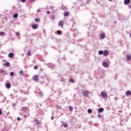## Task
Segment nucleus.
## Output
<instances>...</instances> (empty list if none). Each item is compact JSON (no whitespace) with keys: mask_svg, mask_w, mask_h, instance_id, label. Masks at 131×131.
Returning <instances> with one entry per match:
<instances>
[{"mask_svg":"<svg viewBox=\"0 0 131 131\" xmlns=\"http://www.w3.org/2000/svg\"><path fill=\"white\" fill-rule=\"evenodd\" d=\"M81 94H82L83 97H89V91L87 90H83L81 91Z\"/></svg>","mask_w":131,"mask_h":131,"instance_id":"nucleus-1","label":"nucleus"},{"mask_svg":"<svg viewBox=\"0 0 131 131\" xmlns=\"http://www.w3.org/2000/svg\"><path fill=\"white\" fill-rule=\"evenodd\" d=\"M101 96H102V98L103 99H107V93H106V92H101Z\"/></svg>","mask_w":131,"mask_h":131,"instance_id":"nucleus-2","label":"nucleus"},{"mask_svg":"<svg viewBox=\"0 0 131 131\" xmlns=\"http://www.w3.org/2000/svg\"><path fill=\"white\" fill-rule=\"evenodd\" d=\"M33 79L34 81H38V75H36L35 76H34L33 77Z\"/></svg>","mask_w":131,"mask_h":131,"instance_id":"nucleus-3","label":"nucleus"},{"mask_svg":"<svg viewBox=\"0 0 131 131\" xmlns=\"http://www.w3.org/2000/svg\"><path fill=\"white\" fill-rule=\"evenodd\" d=\"M102 66H103V67L107 68V67L109 66V64L106 62L104 61L102 62Z\"/></svg>","mask_w":131,"mask_h":131,"instance_id":"nucleus-4","label":"nucleus"},{"mask_svg":"<svg viewBox=\"0 0 131 131\" xmlns=\"http://www.w3.org/2000/svg\"><path fill=\"white\" fill-rule=\"evenodd\" d=\"M102 112H104V108L103 107L99 108L98 110V113L100 114V113H102Z\"/></svg>","mask_w":131,"mask_h":131,"instance_id":"nucleus-5","label":"nucleus"},{"mask_svg":"<svg viewBox=\"0 0 131 131\" xmlns=\"http://www.w3.org/2000/svg\"><path fill=\"white\" fill-rule=\"evenodd\" d=\"M47 66H48V67H49V68H54V66L53 63H49L47 64Z\"/></svg>","mask_w":131,"mask_h":131,"instance_id":"nucleus-6","label":"nucleus"},{"mask_svg":"<svg viewBox=\"0 0 131 131\" xmlns=\"http://www.w3.org/2000/svg\"><path fill=\"white\" fill-rule=\"evenodd\" d=\"M108 54H109V52L107 50H104L103 52V56H108Z\"/></svg>","mask_w":131,"mask_h":131,"instance_id":"nucleus-7","label":"nucleus"},{"mask_svg":"<svg viewBox=\"0 0 131 131\" xmlns=\"http://www.w3.org/2000/svg\"><path fill=\"white\" fill-rule=\"evenodd\" d=\"M11 86H12V85H11L10 83H6V88H7V89H10Z\"/></svg>","mask_w":131,"mask_h":131,"instance_id":"nucleus-8","label":"nucleus"},{"mask_svg":"<svg viewBox=\"0 0 131 131\" xmlns=\"http://www.w3.org/2000/svg\"><path fill=\"white\" fill-rule=\"evenodd\" d=\"M62 124V125H63L64 126V127L65 128H67L68 127V124L67 123H65V122L61 121V122Z\"/></svg>","mask_w":131,"mask_h":131,"instance_id":"nucleus-9","label":"nucleus"},{"mask_svg":"<svg viewBox=\"0 0 131 131\" xmlns=\"http://www.w3.org/2000/svg\"><path fill=\"white\" fill-rule=\"evenodd\" d=\"M61 10H63V11H67V8H66L64 5H62L61 8Z\"/></svg>","mask_w":131,"mask_h":131,"instance_id":"nucleus-10","label":"nucleus"},{"mask_svg":"<svg viewBox=\"0 0 131 131\" xmlns=\"http://www.w3.org/2000/svg\"><path fill=\"white\" fill-rule=\"evenodd\" d=\"M105 37H106L105 34L102 33V34H100V38L101 39H104V38H105Z\"/></svg>","mask_w":131,"mask_h":131,"instance_id":"nucleus-11","label":"nucleus"},{"mask_svg":"<svg viewBox=\"0 0 131 131\" xmlns=\"http://www.w3.org/2000/svg\"><path fill=\"white\" fill-rule=\"evenodd\" d=\"M63 15L64 16V17H67L68 16H69V12L65 11L64 12Z\"/></svg>","mask_w":131,"mask_h":131,"instance_id":"nucleus-12","label":"nucleus"},{"mask_svg":"<svg viewBox=\"0 0 131 131\" xmlns=\"http://www.w3.org/2000/svg\"><path fill=\"white\" fill-rule=\"evenodd\" d=\"M64 22L62 20L59 21V23L58 24L59 26H61L62 28H63V24Z\"/></svg>","mask_w":131,"mask_h":131,"instance_id":"nucleus-13","label":"nucleus"},{"mask_svg":"<svg viewBox=\"0 0 131 131\" xmlns=\"http://www.w3.org/2000/svg\"><path fill=\"white\" fill-rule=\"evenodd\" d=\"M32 27L33 29H34V30L37 29V25H36V24L32 25Z\"/></svg>","mask_w":131,"mask_h":131,"instance_id":"nucleus-14","label":"nucleus"},{"mask_svg":"<svg viewBox=\"0 0 131 131\" xmlns=\"http://www.w3.org/2000/svg\"><path fill=\"white\" fill-rule=\"evenodd\" d=\"M8 57L9 58H14V54L12 53H9Z\"/></svg>","mask_w":131,"mask_h":131,"instance_id":"nucleus-15","label":"nucleus"},{"mask_svg":"<svg viewBox=\"0 0 131 131\" xmlns=\"http://www.w3.org/2000/svg\"><path fill=\"white\" fill-rule=\"evenodd\" d=\"M130 3V0H124V5H128Z\"/></svg>","mask_w":131,"mask_h":131,"instance_id":"nucleus-16","label":"nucleus"},{"mask_svg":"<svg viewBox=\"0 0 131 131\" xmlns=\"http://www.w3.org/2000/svg\"><path fill=\"white\" fill-rule=\"evenodd\" d=\"M0 73H1V74H3V75H6V72L4 70H1Z\"/></svg>","mask_w":131,"mask_h":131,"instance_id":"nucleus-17","label":"nucleus"},{"mask_svg":"<svg viewBox=\"0 0 131 131\" xmlns=\"http://www.w3.org/2000/svg\"><path fill=\"white\" fill-rule=\"evenodd\" d=\"M57 34H58V35H61V34H62V31L61 30H57L56 32Z\"/></svg>","mask_w":131,"mask_h":131,"instance_id":"nucleus-18","label":"nucleus"},{"mask_svg":"<svg viewBox=\"0 0 131 131\" xmlns=\"http://www.w3.org/2000/svg\"><path fill=\"white\" fill-rule=\"evenodd\" d=\"M4 65L5 66H6L7 67H9V66H10V62H6V63H5L4 64Z\"/></svg>","mask_w":131,"mask_h":131,"instance_id":"nucleus-19","label":"nucleus"},{"mask_svg":"<svg viewBox=\"0 0 131 131\" xmlns=\"http://www.w3.org/2000/svg\"><path fill=\"white\" fill-rule=\"evenodd\" d=\"M126 96H129L130 95H131V92L129 90H128L126 92Z\"/></svg>","mask_w":131,"mask_h":131,"instance_id":"nucleus-20","label":"nucleus"},{"mask_svg":"<svg viewBox=\"0 0 131 131\" xmlns=\"http://www.w3.org/2000/svg\"><path fill=\"white\" fill-rule=\"evenodd\" d=\"M69 109L71 112H72V111H73V107L71 106H69Z\"/></svg>","mask_w":131,"mask_h":131,"instance_id":"nucleus-21","label":"nucleus"},{"mask_svg":"<svg viewBox=\"0 0 131 131\" xmlns=\"http://www.w3.org/2000/svg\"><path fill=\"white\" fill-rule=\"evenodd\" d=\"M22 108H23V111H26L28 109V107L27 106H24V107H23Z\"/></svg>","mask_w":131,"mask_h":131,"instance_id":"nucleus-22","label":"nucleus"},{"mask_svg":"<svg viewBox=\"0 0 131 131\" xmlns=\"http://www.w3.org/2000/svg\"><path fill=\"white\" fill-rule=\"evenodd\" d=\"M97 116L98 118H99V119H102V118H103V116L102 115H100V114H98Z\"/></svg>","mask_w":131,"mask_h":131,"instance_id":"nucleus-23","label":"nucleus"},{"mask_svg":"<svg viewBox=\"0 0 131 131\" xmlns=\"http://www.w3.org/2000/svg\"><path fill=\"white\" fill-rule=\"evenodd\" d=\"M103 52H104V51H103L102 50H100V51L98 52L99 55H103Z\"/></svg>","mask_w":131,"mask_h":131,"instance_id":"nucleus-24","label":"nucleus"},{"mask_svg":"<svg viewBox=\"0 0 131 131\" xmlns=\"http://www.w3.org/2000/svg\"><path fill=\"white\" fill-rule=\"evenodd\" d=\"M13 18H18V14H17V13L14 14L13 15Z\"/></svg>","mask_w":131,"mask_h":131,"instance_id":"nucleus-25","label":"nucleus"},{"mask_svg":"<svg viewBox=\"0 0 131 131\" xmlns=\"http://www.w3.org/2000/svg\"><path fill=\"white\" fill-rule=\"evenodd\" d=\"M35 123L37 124V125H39V121H38V120H36L35 121Z\"/></svg>","mask_w":131,"mask_h":131,"instance_id":"nucleus-26","label":"nucleus"},{"mask_svg":"<svg viewBox=\"0 0 131 131\" xmlns=\"http://www.w3.org/2000/svg\"><path fill=\"white\" fill-rule=\"evenodd\" d=\"M130 59H131V56H130V55H128V56H127V60L128 61V60H130Z\"/></svg>","mask_w":131,"mask_h":131,"instance_id":"nucleus-27","label":"nucleus"},{"mask_svg":"<svg viewBox=\"0 0 131 131\" xmlns=\"http://www.w3.org/2000/svg\"><path fill=\"white\" fill-rule=\"evenodd\" d=\"M88 113H92V112H93V111L92 110V109L89 108L88 110Z\"/></svg>","mask_w":131,"mask_h":131,"instance_id":"nucleus-28","label":"nucleus"},{"mask_svg":"<svg viewBox=\"0 0 131 131\" xmlns=\"http://www.w3.org/2000/svg\"><path fill=\"white\" fill-rule=\"evenodd\" d=\"M56 108L61 110V109H62V107L60 105H56Z\"/></svg>","mask_w":131,"mask_h":131,"instance_id":"nucleus-29","label":"nucleus"},{"mask_svg":"<svg viewBox=\"0 0 131 131\" xmlns=\"http://www.w3.org/2000/svg\"><path fill=\"white\" fill-rule=\"evenodd\" d=\"M10 97H11V98H12V99H15V96H14V95H13V94H10Z\"/></svg>","mask_w":131,"mask_h":131,"instance_id":"nucleus-30","label":"nucleus"},{"mask_svg":"<svg viewBox=\"0 0 131 131\" xmlns=\"http://www.w3.org/2000/svg\"><path fill=\"white\" fill-rule=\"evenodd\" d=\"M39 21H40V19L39 18H36L35 19V22H39Z\"/></svg>","mask_w":131,"mask_h":131,"instance_id":"nucleus-31","label":"nucleus"},{"mask_svg":"<svg viewBox=\"0 0 131 131\" xmlns=\"http://www.w3.org/2000/svg\"><path fill=\"white\" fill-rule=\"evenodd\" d=\"M4 34H5V32H0V36H2L3 35H4Z\"/></svg>","mask_w":131,"mask_h":131,"instance_id":"nucleus-32","label":"nucleus"},{"mask_svg":"<svg viewBox=\"0 0 131 131\" xmlns=\"http://www.w3.org/2000/svg\"><path fill=\"white\" fill-rule=\"evenodd\" d=\"M19 74L23 76L24 75V74L23 73V70L20 71Z\"/></svg>","mask_w":131,"mask_h":131,"instance_id":"nucleus-33","label":"nucleus"},{"mask_svg":"<svg viewBox=\"0 0 131 131\" xmlns=\"http://www.w3.org/2000/svg\"><path fill=\"white\" fill-rule=\"evenodd\" d=\"M70 82H74V80L72 78L70 79Z\"/></svg>","mask_w":131,"mask_h":131,"instance_id":"nucleus-34","label":"nucleus"},{"mask_svg":"<svg viewBox=\"0 0 131 131\" xmlns=\"http://www.w3.org/2000/svg\"><path fill=\"white\" fill-rule=\"evenodd\" d=\"M27 55L28 56H31V52L28 51V53H27Z\"/></svg>","mask_w":131,"mask_h":131,"instance_id":"nucleus-35","label":"nucleus"},{"mask_svg":"<svg viewBox=\"0 0 131 131\" xmlns=\"http://www.w3.org/2000/svg\"><path fill=\"white\" fill-rule=\"evenodd\" d=\"M38 68V67H37V66H35L34 67V69H35V70H37Z\"/></svg>","mask_w":131,"mask_h":131,"instance_id":"nucleus-36","label":"nucleus"},{"mask_svg":"<svg viewBox=\"0 0 131 131\" xmlns=\"http://www.w3.org/2000/svg\"><path fill=\"white\" fill-rule=\"evenodd\" d=\"M14 72H12L10 73V76H14Z\"/></svg>","mask_w":131,"mask_h":131,"instance_id":"nucleus-37","label":"nucleus"},{"mask_svg":"<svg viewBox=\"0 0 131 131\" xmlns=\"http://www.w3.org/2000/svg\"><path fill=\"white\" fill-rule=\"evenodd\" d=\"M12 107H15V106H16V105H17V104L16 103H13L12 104Z\"/></svg>","mask_w":131,"mask_h":131,"instance_id":"nucleus-38","label":"nucleus"},{"mask_svg":"<svg viewBox=\"0 0 131 131\" xmlns=\"http://www.w3.org/2000/svg\"><path fill=\"white\" fill-rule=\"evenodd\" d=\"M39 96H40L41 97V96H42L43 94L42 93H39Z\"/></svg>","mask_w":131,"mask_h":131,"instance_id":"nucleus-39","label":"nucleus"},{"mask_svg":"<svg viewBox=\"0 0 131 131\" xmlns=\"http://www.w3.org/2000/svg\"><path fill=\"white\" fill-rule=\"evenodd\" d=\"M37 13H40V9H38L37 10Z\"/></svg>","mask_w":131,"mask_h":131,"instance_id":"nucleus-40","label":"nucleus"},{"mask_svg":"<svg viewBox=\"0 0 131 131\" xmlns=\"http://www.w3.org/2000/svg\"><path fill=\"white\" fill-rule=\"evenodd\" d=\"M21 3H25L26 0H21Z\"/></svg>","mask_w":131,"mask_h":131,"instance_id":"nucleus-41","label":"nucleus"},{"mask_svg":"<svg viewBox=\"0 0 131 131\" xmlns=\"http://www.w3.org/2000/svg\"><path fill=\"white\" fill-rule=\"evenodd\" d=\"M16 36H19V35L20 34L19 33V32H16Z\"/></svg>","mask_w":131,"mask_h":131,"instance_id":"nucleus-42","label":"nucleus"},{"mask_svg":"<svg viewBox=\"0 0 131 131\" xmlns=\"http://www.w3.org/2000/svg\"><path fill=\"white\" fill-rule=\"evenodd\" d=\"M17 120L18 121H20V117H17Z\"/></svg>","mask_w":131,"mask_h":131,"instance_id":"nucleus-43","label":"nucleus"},{"mask_svg":"<svg viewBox=\"0 0 131 131\" xmlns=\"http://www.w3.org/2000/svg\"><path fill=\"white\" fill-rule=\"evenodd\" d=\"M3 113V112L2 111V110L0 109V115H2Z\"/></svg>","mask_w":131,"mask_h":131,"instance_id":"nucleus-44","label":"nucleus"},{"mask_svg":"<svg viewBox=\"0 0 131 131\" xmlns=\"http://www.w3.org/2000/svg\"><path fill=\"white\" fill-rule=\"evenodd\" d=\"M13 92H14V93H17V90H13Z\"/></svg>","mask_w":131,"mask_h":131,"instance_id":"nucleus-45","label":"nucleus"},{"mask_svg":"<svg viewBox=\"0 0 131 131\" xmlns=\"http://www.w3.org/2000/svg\"><path fill=\"white\" fill-rule=\"evenodd\" d=\"M54 120V117L53 116H52L51 117V120Z\"/></svg>","mask_w":131,"mask_h":131,"instance_id":"nucleus-46","label":"nucleus"},{"mask_svg":"<svg viewBox=\"0 0 131 131\" xmlns=\"http://www.w3.org/2000/svg\"><path fill=\"white\" fill-rule=\"evenodd\" d=\"M24 91H23V90H20V92L21 93V94H23V92H24Z\"/></svg>","mask_w":131,"mask_h":131,"instance_id":"nucleus-47","label":"nucleus"},{"mask_svg":"<svg viewBox=\"0 0 131 131\" xmlns=\"http://www.w3.org/2000/svg\"><path fill=\"white\" fill-rule=\"evenodd\" d=\"M30 2H35V0H30Z\"/></svg>","mask_w":131,"mask_h":131,"instance_id":"nucleus-48","label":"nucleus"},{"mask_svg":"<svg viewBox=\"0 0 131 131\" xmlns=\"http://www.w3.org/2000/svg\"><path fill=\"white\" fill-rule=\"evenodd\" d=\"M128 8H129V9H131V5H128Z\"/></svg>","mask_w":131,"mask_h":131,"instance_id":"nucleus-49","label":"nucleus"},{"mask_svg":"<svg viewBox=\"0 0 131 131\" xmlns=\"http://www.w3.org/2000/svg\"><path fill=\"white\" fill-rule=\"evenodd\" d=\"M47 14H50V11H48L47 12Z\"/></svg>","mask_w":131,"mask_h":131,"instance_id":"nucleus-50","label":"nucleus"},{"mask_svg":"<svg viewBox=\"0 0 131 131\" xmlns=\"http://www.w3.org/2000/svg\"><path fill=\"white\" fill-rule=\"evenodd\" d=\"M39 106H42V104L41 103L39 104Z\"/></svg>","mask_w":131,"mask_h":131,"instance_id":"nucleus-51","label":"nucleus"},{"mask_svg":"<svg viewBox=\"0 0 131 131\" xmlns=\"http://www.w3.org/2000/svg\"><path fill=\"white\" fill-rule=\"evenodd\" d=\"M116 23H117V22L114 21V24H116Z\"/></svg>","mask_w":131,"mask_h":131,"instance_id":"nucleus-52","label":"nucleus"},{"mask_svg":"<svg viewBox=\"0 0 131 131\" xmlns=\"http://www.w3.org/2000/svg\"><path fill=\"white\" fill-rule=\"evenodd\" d=\"M3 61H4V62H6V59H4V60H3Z\"/></svg>","mask_w":131,"mask_h":131,"instance_id":"nucleus-53","label":"nucleus"},{"mask_svg":"<svg viewBox=\"0 0 131 131\" xmlns=\"http://www.w3.org/2000/svg\"><path fill=\"white\" fill-rule=\"evenodd\" d=\"M92 15H94V12H92Z\"/></svg>","mask_w":131,"mask_h":131,"instance_id":"nucleus-54","label":"nucleus"},{"mask_svg":"<svg viewBox=\"0 0 131 131\" xmlns=\"http://www.w3.org/2000/svg\"><path fill=\"white\" fill-rule=\"evenodd\" d=\"M24 118L26 117V116H24Z\"/></svg>","mask_w":131,"mask_h":131,"instance_id":"nucleus-55","label":"nucleus"},{"mask_svg":"<svg viewBox=\"0 0 131 131\" xmlns=\"http://www.w3.org/2000/svg\"><path fill=\"white\" fill-rule=\"evenodd\" d=\"M108 1H110V2H111V1H112V0H108Z\"/></svg>","mask_w":131,"mask_h":131,"instance_id":"nucleus-56","label":"nucleus"},{"mask_svg":"<svg viewBox=\"0 0 131 131\" xmlns=\"http://www.w3.org/2000/svg\"><path fill=\"white\" fill-rule=\"evenodd\" d=\"M89 124H91V123H90V122H89Z\"/></svg>","mask_w":131,"mask_h":131,"instance_id":"nucleus-57","label":"nucleus"},{"mask_svg":"<svg viewBox=\"0 0 131 131\" xmlns=\"http://www.w3.org/2000/svg\"><path fill=\"white\" fill-rule=\"evenodd\" d=\"M7 114H9V113H7Z\"/></svg>","mask_w":131,"mask_h":131,"instance_id":"nucleus-58","label":"nucleus"}]
</instances>
